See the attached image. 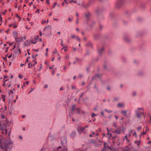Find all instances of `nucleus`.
<instances>
[{
  "instance_id": "09e8293b",
  "label": "nucleus",
  "mask_w": 151,
  "mask_h": 151,
  "mask_svg": "<svg viewBox=\"0 0 151 151\" xmlns=\"http://www.w3.org/2000/svg\"><path fill=\"white\" fill-rule=\"evenodd\" d=\"M82 131L83 132V131L85 129V127H81Z\"/></svg>"
},
{
  "instance_id": "9d476101",
  "label": "nucleus",
  "mask_w": 151,
  "mask_h": 151,
  "mask_svg": "<svg viewBox=\"0 0 151 151\" xmlns=\"http://www.w3.org/2000/svg\"><path fill=\"white\" fill-rule=\"evenodd\" d=\"M53 138V137L52 135H51V134H49L47 138V139L49 141H52Z\"/></svg>"
},
{
  "instance_id": "3c124183",
  "label": "nucleus",
  "mask_w": 151,
  "mask_h": 151,
  "mask_svg": "<svg viewBox=\"0 0 151 151\" xmlns=\"http://www.w3.org/2000/svg\"><path fill=\"white\" fill-rule=\"evenodd\" d=\"M127 141V142H129L130 141V140L128 138H127V139H126Z\"/></svg>"
},
{
  "instance_id": "1a4fd4ad",
  "label": "nucleus",
  "mask_w": 151,
  "mask_h": 151,
  "mask_svg": "<svg viewBox=\"0 0 151 151\" xmlns=\"http://www.w3.org/2000/svg\"><path fill=\"white\" fill-rule=\"evenodd\" d=\"M124 104L123 103H119L117 104V107L121 108L124 107Z\"/></svg>"
},
{
  "instance_id": "e433bc0d",
  "label": "nucleus",
  "mask_w": 151,
  "mask_h": 151,
  "mask_svg": "<svg viewBox=\"0 0 151 151\" xmlns=\"http://www.w3.org/2000/svg\"><path fill=\"white\" fill-rule=\"evenodd\" d=\"M146 131H145V132H144L141 133V135H143L145 134H146Z\"/></svg>"
},
{
  "instance_id": "9b49d317",
  "label": "nucleus",
  "mask_w": 151,
  "mask_h": 151,
  "mask_svg": "<svg viewBox=\"0 0 151 151\" xmlns=\"http://www.w3.org/2000/svg\"><path fill=\"white\" fill-rule=\"evenodd\" d=\"M13 34L14 36V38H15L17 37V36L19 35V33L16 31H14L13 32Z\"/></svg>"
},
{
  "instance_id": "412c9836",
  "label": "nucleus",
  "mask_w": 151,
  "mask_h": 151,
  "mask_svg": "<svg viewBox=\"0 0 151 151\" xmlns=\"http://www.w3.org/2000/svg\"><path fill=\"white\" fill-rule=\"evenodd\" d=\"M134 143L135 144H136L137 146H139L140 145V141H135L134 142Z\"/></svg>"
},
{
  "instance_id": "49530a36",
  "label": "nucleus",
  "mask_w": 151,
  "mask_h": 151,
  "mask_svg": "<svg viewBox=\"0 0 151 151\" xmlns=\"http://www.w3.org/2000/svg\"><path fill=\"white\" fill-rule=\"evenodd\" d=\"M37 42L35 41V42H31V43H32L33 44H35V43H36Z\"/></svg>"
},
{
  "instance_id": "f8f14e48",
  "label": "nucleus",
  "mask_w": 151,
  "mask_h": 151,
  "mask_svg": "<svg viewBox=\"0 0 151 151\" xmlns=\"http://www.w3.org/2000/svg\"><path fill=\"white\" fill-rule=\"evenodd\" d=\"M127 111L126 110H122L121 111V113L124 116H127L126 113Z\"/></svg>"
},
{
  "instance_id": "58836bf2",
  "label": "nucleus",
  "mask_w": 151,
  "mask_h": 151,
  "mask_svg": "<svg viewBox=\"0 0 151 151\" xmlns=\"http://www.w3.org/2000/svg\"><path fill=\"white\" fill-rule=\"evenodd\" d=\"M46 21L45 20H43L42 21V23L44 24L46 23Z\"/></svg>"
},
{
  "instance_id": "72a5a7b5",
  "label": "nucleus",
  "mask_w": 151,
  "mask_h": 151,
  "mask_svg": "<svg viewBox=\"0 0 151 151\" xmlns=\"http://www.w3.org/2000/svg\"><path fill=\"white\" fill-rule=\"evenodd\" d=\"M57 55L58 57V59L59 60H60V57L59 54V53H58Z\"/></svg>"
},
{
  "instance_id": "473e14b6",
  "label": "nucleus",
  "mask_w": 151,
  "mask_h": 151,
  "mask_svg": "<svg viewBox=\"0 0 151 151\" xmlns=\"http://www.w3.org/2000/svg\"><path fill=\"white\" fill-rule=\"evenodd\" d=\"M60 44H61V45L63 46V47L64 46V45L63 44V40H61V42H60Z\"/></svg>"
},
{
  "instance_id": "7ed1b4c3",
  "label": "nucleus",
  "mask_w": 151,
  "mask_h": 151,
  "mask_svg": "<svg viewBox=\"0 0 151 151\" xmlns=\"http://www.w3.org/2000/svg\"><path fill=\"white\" fill-rule=\"evenodd\" d=\"M136 115L137 116V117L139 119L140 118V116L141 114H143V111H138V110H136L135 111Z\"/></svg>"
},
{
  "instance_id": "e2e57ef3",
  "label": "nucleus",
  "mask_w": 151,
  "mask_h": 151,
  "mask_svg": "<svg viewBox=\"0 0 151 151\" xmlns=\"http://www.w3.org/2000/svg\"><path fill=\"white\" fill-rule=\"evenodd\" d=\"M12 26H13V24H9V27H11Z\"/></svg>"
},
{
  "instance_id": "423d86ee",
  "label": "nucleus",
  "mask_w": 151,
  "mask_h": 151,
  "mask_svg": "<svg viewBox=\"0 0 151 151\" xmlns=\"http://www.w3.org/2000/svg\"><path fill=\"white\" fill-rule=\"evenodd\" d=\"M52 29V27L50 25H47L46 26L45 28H44L43 30L45 31V30L46 29L48 30H51Z\"/></svg>"
},
{
  "instance_id": "39448f33",
  "label": "nucleus",
  "mask_w": 151,
  "mask_h": 151,
  "mask_svg": "<svg viewBox=\"0 0 151 151\" xmlns=\"http://www.w3.org/2000/svg\"><path fill=\"white\" fill-rule=\"evenodd\" d=\"M71 38L73 39H76L78 41L80 42L81 39L77 35H72L71 36Z\"/></svg>"
},
{
  "instance_id": "cd10ccee",
  "label": "nucleus",
  "mask_w": 151,
  "mask_h": 151,
  "mask_svg": "<svg viewBox=\"0 0 151 151\" xmlns=\"http://www.w3.org/2000/svg\"><path fill=\"white\" fill-rule=\"evenodd\" d=\"M116 133H117V134H120L121 133V132L119 130H116Z\"/></svg>"
},
{
  "instance_id": "a19ab883",
  "label": "nucleus",
  "mask_w": 151,
  "mask_h": 151,
  "mask_svg": "<svg viewBox=\"0 0 151 151\" xmlns=\"http://www.w3.org/2000/svg\"><path fill=\"white\" fill-rule=\"evenodd\" d=\"M114 125L116 128H117V126L116 123L114 124Z\"/></svg>"
},
{
  "instance_id": "338daca9",
  "label": "nucleus",
  "mask_w": 151,
  "mask_h": 151,
  "mask_svg": "<svg viewBox=\"0 0 151 151\" xmlns=\"http://www.w3.org/2000/svg\"><path fill=\"white\" fill-rule=\"evenodd\" d=\"M101 113L102 115L103 116L104 115V114L103 112V111H101Z\"/></svg>"
},
{
  "instance_id": "bb28decb",
  "label": "nucleus",
  "mask_w": 151,
  "mask_h": 151,
  "mask_svg": "<svg viewBox=\"0 0 151 151\" xmlns=\"http://www.w3.org/2000/svg\"><path fill=\"white\" fill-rule=\"evenodd\" d=\"M7 10L6 9H5L4 10V11L2 12V14L3 15H5L6 13L7 12Z\"/></svg>"
},
{
  "instance_id": "6ab92c4d",
  "label": "nucleus",
  "mask_w": 151,
  "mask_h": 151,
  "mask_svg": "<svg viewBox=\"0 0 151 151\" xmlns=\"http://www.w3.org/2000/svg\"><path fill=\"white\" fill-rule=\"evenodd\" d=\"M76 135V133L75 132H73L71 134V136L72 137H74Z\"/></svg>"
},
{
  "instance_id": "a211bd4d",
  "label": "nucleus",
  "mask_w": 151,
  "mask_h": 151,
  "mask_svg": "<svg viewBox=\"0 0 151 151\" xmlns=\"http://www.w3.org/2000/svg\"><path fill=\"white\" fill-rule=\"evenodd\" d=\"M4 126L5 124L4 125V126L0 125V129L2 130V131L4 130Z\"/></svg>"
},
{
  "instance_id": "37998d69",
  "label": "nucleus",
  "mask_w": 151,
  "mask_h": 151,
  "mask_svg": "<svg viewBox=\"0 0 151 151\" xmlns=\"http://www.w3.org/2000/svg\"><path fill=\"white\" fill-rule=\"evenodd\" d=\"M48 87V85L47 84H46L44 86V88H46Z\"/></svg>"
},
{
  "instance_id": "a18cd8bd",
  "label": "nucleus",
  "mask_w": 151,
  "mask_h": 151,
  "mask_svg": "<svg viewBox=\"0 0 151 151\" xmlns=\"http://www.w3.org/2000/svg\"><path fill=\"white\" fill-rule=\"evenodd\" d=\"M107 134L108 135H109L110 137H111V134H109V132H108L107 133Z\"/></svg>"
},
{
  "instance_id": "f257e3e1",
  "label": "nucleus",
  "mask_w": 151,
  "mask_h": 151,
  "mask_svg": "<svg viewBox=\"0 0 151 151\" xmlns=\"http://www.w3.org/2000/svg\"><path fill=\"white\" fill-rule=\"evenodd\" d=\"M3 147L4 148V149H2L4 151H8L7 149L11 150L12 148L13 142L11 139H9L5 141Z\"/></svg>"
},
{
  "instance_id": "2eb2a0df",
  "label": "nucleus",
  "mask_w": 151,
  "mask_h": 151,
  "mask_svg": "<svg viewBox=\"0 0 151 151\" xmlns=\"http://www.w3.org/2000/svg\"><path fill=\"white\" fill-rule=\"evenodd\" d=\"M61 143L63 144V143H66V138L64 137L63 139L61 138Z\"/></svg>"
},
{
  "instance_id": "774afa93",
  "label": "nucleus",
  "mask_w": 151,
  "mask_h": 151,
  "mask_svg": "<svg viewBox=\"0 0 151 151\" xmlns=\"http://www.w3.org/2000/svg\"><path fill=\"white\" fill-rule=\"evenodd\" d=\"M9 92L10 93H13V91L12 90H11Z\"/></svg>"
},
{
  "instance_id": "c756f323",
  "label": "nucleus",
  "mask_w": 151,
  "mask_h": 151,
  "mask_svg": "<svg viewBox=\"0 0 151 151\" xmlns=\"http://www.w3.org/2000/svg\"><path fill=\"white\" fill-rule=\"evenodd\" d=\"M105 111H107V112H108V113H111L112 112V111H111V110H108L106 109H105L104 110Z\"/></svg>"
},
{
  "instance_id": "c03bdc74",
  "label": "nucleus",
  "mask_w": 151,
  "mask_h": 151,
  "mask_svg": "<svg viewBox=\"0 0 151 151\" xmlns=\"http://www.w3.org/2000/svg\"><path fill=\"white\" fill-rule=\"evenodd\" d=\"M127 134H126V135H125V137H124V139H127Z\"/></svg>"
},
{
  "instance_id": "052dcab7",
  "label": "nucleus",
  "mask_w": 151,
  "mask_h": 151,
  "mask_svg": "<svg viewBox=\"0 0 151 151\" xmlns=\"http://www.w3.org/2000/svg\"><path fill=\"white\" fill-rule=\"evenodd\" d=\"M76 30L77 31H79V29L78 28H76Z\"/></svg>"
},
{
  "instance_id": "ea45409f",
  "label": "nucleus",
  "mask_w": 151,
  "mask_h": 151,
  "mask_svg": "<svg viewBox=\"0 0 151 151\" xmlns=\"http://www.w3.org/2000/svg\"><path fill=\"white\" fill-rule=\"evenodd\" d=\"M96 114H94V113H93V114H92L91 116H92V117H93H93H94V116H96Z\"/></svg>"
},
{
  "instance_id": "b1692460",
  "label": "nucleus",
  "mask_w": 151,
  "mask_h": 151,
  "mask_svg": "<svg viewBox=\"0 0 151 151\" xmlns=\"http://www.w3.org/2000/svg\"><path fill=\"white\" fill-rule=\"evenodd\" d=\"M76 106L75 105H73L72 107V111H73L76 108Z\"/></svg>"
},
{
  "instance_id": "0e129e2a",
  "label": "nucleus",
  "mask_w": 151,
  "mask_h": 151,
  "mask_svg": "<svg viewBox=\"0 0 151 151\" xmlns=\"http://www.w3.org/2000/svg\"><path fill=\"white\" fill-rule=\"evenodd\" d=\"M33 2H31L29 4V5L30 6H31Z\"/></svg>"
},
{
  "instance_id": "bf43d9fd",
  "label": "nucleus",
  "mask_w": 151,
  "mask_h": 151,
  "mask_svg": "<svg viewBox=\"0 0 151 151\" xmlns=\"http://www.w3.org/2000/svg\"><path fill=\"white\" fill-rule=\"evenodd\" d=\"M57 34L60 35L61 34V32H57Z\"/></svg>"
},
{
  "instance_id": "de8ad7c7",
  "label": "nucleus",
  "mask_w": 151,
  "mask_h": 151,
  "mask_svg": "<svg viewBox=\"0 0 151 151\" xmlns=\"http://www.w3.org/2000/svg\"><path fill=\"white\" fill-rule=\"evenodd\" d=\"M4 78L5 79H6L8 78V76H4Z\"/></svg>"
},
{
  "instance_id": "6e6552de",
  "label": "nucleus",
  "mask_w": 151,
  "mask_h": 151,
  "mask_svg": "<svg viewBox=\"0 0 151 151\" xmlns=\"http://www.w3.org/2000/svg\"><path fill=\"white\" fill-rule=\"evenodd\" d=\"M2 139H0V147L1 148V149H4V148L3 147V146L4 145V142H2Z\"/></svg>"
},
{
  "instance_id": "393cba45",
  "label": "nucleus",
  "mask_w": 151,
  "mask_h": 151,
  "mask_svg": "<svg viewBox=\"0 0 151 151\" xmlns=\"http://www.w3.org/2000/svg\"><path fill=\"white\" fill-rule=\"evenodd\" d=\"M28 65L29 66L28 67L29 68L31 67L32 66V64L31 63H29Z\"/></svg>"
},
{
  "instance_id": "4d7b16f0",
  "label": "nucleus",
  "mask_w": 151,
  "mask_h": 151,
  "mask_svg": "<svg viewBox=\"0 0 151 151\" xmlns=\"http://www.w3.org/2000/svg\"><path fill=\"white\" fill-rule=\"evenodd\" d=\"M95 77H99V75L97 74V75H96Z\"/></svg>"
},
{
  "instance_id": "6e6d98bb",
  "label": "nucleus",
  "mask_w": 151,
  "mask_h": 151,
  "mask_svg": "<svg viewBox=\"0 0 151 151\" xmlns=\"http://www.w3.org/2000/svg\"><path fill=\"white\" fill-rule=\"evenodd\" d=\"M13 42H12L11 43H9V44L10 46H11L13 45Z\"/></svg>"
},
{
  "instance_id": "aec40b11",
  "label": "nucleus",
  "mask_w": 151,
  "mask_h": 151,
  "mask_svg": "<svg viewBox=\"0 0 151 151\" xmlns=\"http://www.w3.org/2000/svg\"><path fill=\"white\" fill-rule=\"evenodd\" d=\"M26 36H24V37H21L20 38L21 41H22L23 42L24 41V40L26 39Z\"/></svg>"
},
{
  "instance_id": "2f4dec72",
  "label": "nucleus",
  "mask_w": 151,
  "mask_h": 151,
  "mask_svg": "<svg viewBox=\"0 0 151 151\" xmlns=\"http://www.w3.org/2000/svg\"><path fill=\"white\" fill-rule=\"evenodd\" d=\"M57 50L55 49L54 51L52 53L53 54H55V53H57Z\"/></svg>"
},
{
  "instance_id": "69168bd1",
  "label": "nucleus",
  "mask_w": 151,
  "mask_h": 151,
  "mask_svg": "<svg viewBox=\"0 0 151 151\" xmlns=\"http://www.w3.org/2000/svg\"><path fill=\"white\" fill-rule=\"evenodd\" d=\"M138 110H143V109L142 108H138Z\"/></svg>"
},
{
  "instance_id": "f3484780",
  "label": "nucleus",
  "mask_w": 151,
  "mask_h": 151,
  "mask_svg": "<svg viewBox=\"0 0 151 151\" xmlns=\"http://www.w3.org/2000/svg\"><path fill=\"white\" fill-rule=\"evenodd\" d=\"M124 151H129V150L127 146H126L124 149Z\"/></svg>"
},
{
  "instance_id": "ddd939ff",
  "label": "nucleus",
  "mask_w": 151,
  "mask_h": 151,
  "mask_svg": "<svg viewBox=\"0 0 151 151\" xmlns=\"http://www.w3.org/2000/svg\"><path fill=\"white\" fill-rule=\"evenodd\" d=\"M78 131L80 134L83 132L81 127H78Z\"/></svg>"
},
{
  "instance_id": "f03ea898",
  "label": "nucleus",
  "mask_w": 151,
  "mask_h": 151,
  "mask_svg": "<svg viewBox=\"0 0 151 151\" xmlns=\"http://www.w3.org/2000/svg\"><path fill=\"white\" fill-rule=\"evenodd\" d=\"M4 130L5 131V135L7 134L9 136L10 135L11 131V128L9 127L7 128H5Z\"/></svg>"
},
{
  "instance_id": "f704fd0d",
  "label": "nucleus",
  "mask_w": 151,
  "mask_h": 151,
  "mask_svg": "<svg viewBox=\"0 0 151 151\" xmlns=\"http://www.w3.org/2000/svg\"><path fill=\"white\" fill-rule=\"evenodd\" d=\"M69 58V57L68 55H66L65 57V58L66 59H68Z\"/></svg>"
},
{
  "instance_id": "dca6fc26",
  "label": "nucleus",
  "mask_w": 151,
  "mask_h": 151,
  "mask_svg": "<svg viewBox=\"0 0 151 151\" xmlns=\"http://www.w3.org/2000/svg\"><path fill=\"white\" fill-rule=\"evenodd\" d=\"M14 38L16 41L17 42H18L21 41L20 38H19L18 37H17L15 38Z\"/></svg>"
},
{
  "instance_id": "5fc2aeb1",
  "label": "nucleus",
  "mask_w": 151,
  "mask_h": 151,
  "mask_svg": "<svg viewBox=\"0 0 151 151\" xmlns=\"http://www.w3.org/2000/svg\"><path fill=\"white\" fill-rule=\"evenodd\" d=\"M133 135H136V132L135 131H134V133L133 134Z\"/></svg>"
},
{
  "instance_id": "4468645a",
  "label": "nucleus",
  "mask_w": 151,
  "mask_h": 151,
  "mask_svg": "<svg viewBox=\"0 0 151 151\" xmlns=\"http://www.w3.org/2000/svg\"><path fill=\"white\" fill-rule=\"evenodd\" d=\"M104 51V48L102 47L99 50H98V53L99 54H101Z\"/></svg>"
},
{
  "instance_id": "680f3d73",
  "label": "nucleus",
  "mask_w": 151,
  "mask_h": 151,
  "mask_svg": "<svg viewBox=\"0 0 151 151\" xmlns=\"http://www.w3.org/2000/svg\"><path fill=\"white\" fill-rule=\"evenodd\" d=\"M89 136L90 137H94V136L93 135H92V134H90V135Z\"/></svg>"
},
{
  "instance_id": "7c9ffc66",
  "label": "nucleus",
  "mask_w": 151,
  "mask_h": 151,
  "mask_svg": "<svg viewBox=\"0 0 151 151\" xmlns=\"http://www.w3.org/2000/svg\"><path fill=\"white\" fill-rule=\"evenodd\" d=\"M133 131V130H131L129 131V134L128 136L130 137L131 136L132 132Z\"/></svg>"
},
{
  "instance_id": "603ef678",
  "label": "nucleus",
  "mask_w": 151,
  "mask_h": 151,
  "mask_svg": "<svg viewBox=\"0 0 151 151\" xmlns=\"http://www.w3.org/2000/svg\"><path fill=\"white\" fill-rule=\"evenodd\" d=\"M55 73V71L54 70H53L52 71V74L53 75H54Z\"/></svg>"
},
{
  "instance_id": "c9c22d12",
  "label": "nucleus",
  "mask_w": 151,
  "mask_h": 151,
  "mask_svg": "<svg viewBox=\"0 0 151 151\" xmlns=\"http://www.w3.org/2000/svg\"><path fill=\"white\" fill-rule=\"evenodd\" d=\"M19 77L20 78H23V76L22 75H21V74H19Z\"/></svg>"
},
{
  "instance_id": "8fccbe9b",
  "label": "nucleus",
  "mask_w": 151,
  "mask_h": 151,
  "mask_svg": "<svg viewBox=\"0 0 151 151\" xmlns=\"http://www.w3.org/2000/svg\"><path fill=\"white\" fill-rule=\"evenodd\" d=\"M76 23L77 24H78V19H76Z\"/></svg>"
},
{
  "instance_id": "4be33fe9",
  "label": "nucleus",
  "mask_w": 151,
  "mask_h": 151,
  "mask_svg": "<svg viewBox=\"0 0 151 151\" xmlns=\"http://www.w3.org/2000/svg\"><path fill=\"white\" fill-rule=\"evenodd\" d=\"M67 47H65V46H63V47L61 49V50H63V49L64 50V51H66L67 50Z\"/></svg>"
},
{
  "instance_id": "13d9d810",
  "label": "nucleus",
  "mask_w": 151,
  "mask_h": 151,
  "mask_svg": "<svg viewBox=\"0 0 151 151\" xmlns=\"http://www.w3.org/2000/svg\"><path fill=\"white\" fill-rule=\"evenodd\" d=\"M16 17H19V18H20V17L18 16V15L17 14H16Z\"/></svg>"
},
{
  "instance_id": "79ce46f5",
  "label": "nucleus",
  "mask_w": 151,
  "mask_h": 151,
  "mask_svg": "<svg viewBox=\"0 0 151 151\" xmlns=\"http://www.w3.org/2000/svg\"><path fill=\"white\" fill-rule=\"evenodd\" d=\"M39 12H40L39 10V9H37L36 10V13H38V14H39Z\"/></svg>"
},
{
  "instance_id": "0eeeda50",
  "label": "nucleus",
  "mask_w": 151,
  "mask_h": 151,
  "mask_svg": "<svg viewBox=\"0 0 151 151\" xmlns=\"http://www.w3.org/2000/svg\"><path fill=\"white\" fill-rule=\"evenodd\" d=\"M31 44V42L28 40H26L24 42V45L25 46H28L30 45Z\"/></svg>"
},
{
  "instance_id": "5701e85b",
  "label": "nucleus",
  "mask_w": 151,
  "mask_h": 151,
  "mask_svg": "<svg viewBox=\"0 0 151 151\" xmlns=\"http://www.w3.org/2000/svg\"><path fill=\"white\" fill-rule=\"evenodd\" d=\"M17 27V24H13V27L14 28H16Z\"/></svg>"
},
{
  "instance_id": "20e7f679",
  "label": "nucleus",
  "mask_w": 151,
  "mask_h": 151,
  "mask_svg": "<svg viewBox=\"0 0 151 151\" xmlns=\"http://www.w3.org/2000/svg\"><path fill=\"white\" fill-rule=\"evenodd\" d=\"M56 151H68L66 148L63 149L61 146L58 147L56 149Z\"/></svg>"
},
{
  "instance_id": "a878e982",
  "label": "nucleus",
  "mask_w": 151,
  "mask_h": 151,
  "mask_svg": "<svg viewBox=\"0 0 151 151\" xmlns=\"http://www.w3.org/2000/svg\"><path fill=\"white\" fill-rule=\"evenodd\" d=\"M2 98L3 99V101H5V96L3 95L2 96Z\"/></svg>"
},
{
  "instance_id": "864d4df0",
  "label": "nucleus",
  "mask_w": 151,
  "mask_h": 151,
  "mask_svg": "<svg viewBox=\"0 0 151 151\" xmlns=\"http://www.w3.org/2000/svg\"><path fill=\"white\" fill-rule=\"evenodd\" d=\"M53 67H54V65H53L52 67H50L49 68L50 69H52L53 68Z\"/></svg>"
},
{
  "instance_id": "4c0bfd02",
  "label": "nucleus",
  "mask_w": 151,
  "mask_h": 151,
  "mask_svg": "<svg viewBox=\"0 0 151 151\" xmlns=\"http://www.w3.org/2000/svg\"><path fill=\"white\" fill-rule=\"evenodd\" d=\"M142 129V127H138L137 128V130H138V131H139L140 129Z\"/></svg>"
},
{
  "instance_id": "c85d7f7f",
  "label": "nucleus",
  "mask_w": 151,
  "mask_h": 151,
  "mask_svg": "<svg viewBox=\"0 0 151 151\" xmlns=\"http://www.w3.org/2000/svg\"><path fill=\"white\" fill-rule=\"evenodd\" d=\"M68 21L69 22H70L72 21L73 20V18H71L70 17H69L68 18Z\"/></svg>"
}]
</instances>
